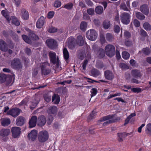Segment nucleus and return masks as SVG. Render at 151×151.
I'll return each instance as SVG.
<instances>
[{"label":"nucleus","instance_id":"f257e3e1","mask_svg":"<svg viewBox=\"0 0 151 151\" xmlns=\"http://www.w3.org/2000/svg\"><path fill=\"white\" fill-rule=\"evenodd\" d=\"M50 64L47 62L41 63L40 66L41 70V73L42 75L47 76L51 72L50 68Z\"/></svg>","mask_w":151,"mask_h":151},{"label":"nucleus","instance_id":"f03ea898","mask_svg":"<svg viewBox=\"0 0 151 151\" xmlns=\"http://www.w3.org/2000/svg\"><path fill=\"white\" fill-rule=\"evenodd\" d=\"M11 66L13 69L17 70H19L22 68V64L18 58H14L12 61Z\"/></svg>","mask_w":151,"mask_h":151},{"label":"nucleus","instance_id":"7ed1b4c3","mask_svg":"<svg viewBox=\"0 0 151 151\" xmlns=\"http://www.w3.org/2000/svg\"><path fill=\"white\" fill-rule=\"evenodd\" d=\"M106 53L107 55L110 57H112L115 54V47L113 45L108 44L105 47Z\"/></svg>","mask_w":151,"mask_h":151},{"label":"nucleus","instance_id":"20e7f679","mask_svg":"<svg viewBox=\"0 0 151 151\" xmlns=\"http://www.w3.org/2000/svg\"><path fill=\"white\" fill-rule=\"evenodd\" d=\"M49 137V134L47 131L45 130L41 131L38 134L39 141L41 143L44 142L48 139Z\"/></svg>","mask_w":151,"mask_h":151},{"label":"nucleus","instance_id":"39448f33","mask_svg":"<svg viewBox=\"0 0 151 151\" xmlns=\"http://www.w3.org/2000/svg\"><path fill=\"white\" fill-rule=\"evenodd\" d=\"M131 16L130 14L127 12H124L120 15V19L121 22L124 24L127 25L130 22Z\"/></svg>","mask_w":151,"mask_h":151},{"label":"nucleus","instance_id":"423d86ee","mask_svg":"<svg viewBox=\"0 0 151 151\" xmlns=\"http://www.w3.org/2000/svg\"><path fill=\"white\" fill-rule=\"evenodd\" d=\"M98 34L96 31L93 29H91L86 32V36L89 40L93 41L96 39Z\"/></svg>","mask_w":151,"mask_h":151},{"label":"nucleus","instance_id":"0eeeda50","mask_svg":"<svg viewBox=\"0 0 151 151\" xmlns=\"http://www.w3.org/2000/svg\"><path fill=\"white\" fill-rule=\"evenodd\" d=\"M49 56L51 63L54 65L56 64V67H58L59 59L58 58L56 59V53L54 52L50 51L49 52Z\"/></svg>","mask_w":151,"mask_h":151},{"label":"nucleus","instance_id":"6e6552de","mask_svg":"<svg viewBox=\"0 0 151 151\" xmlns=\"http://www.w3.org/2000/svg\"><path fill=\"white\" fill-rule=\"evenodd\" d=\"M12 135L13 137L16 138H19L21 134V129L19 127H14L11 129Z\"/></svg>","mask_w":151,"mask_h":151},{"label":"nucleus","instance_id":"1a4fd4ad","mask_svg":"<svg viewBox=\"0 0 151 151\" xmlns=\"http://www.w3.org/2000/svg\"><path fill=\"white\" fill-rule=\"evenodd\" d=\"M47 46L51 49H54L57 46V42L54 39H49L46 41Z\"/></svg>","mask_w":151,"mask_h":151},{"label":"nucleus","instance_id":"9d476101","mask_svg":"<svg viewBox=\"0 0 151 151\" xmlns=\"http://www.w3.org/2000/svg\"><path fill=\"white\" fill-rule=\"evenodd\" d=\"M20 111V110L19 108H12L7 112V114L16 117L19 115Z\"/></svg>","mask_w":151,"mask_h":151},{"label":"nucleus","instance_id":"9b49d317","mask_svg":"<svg viewBox=\"0 0 151 151\" xmlns=\"http://www.w3.org/2000/svg\"><path fill=\"white\" fill-rule=\"evenodd\" d=\"M68 46L70 49H72L75 46L76 40L73 37H70L68 39Z\"/></svg>","mask_w":151,"mask_h":151},{"label":"nucleus","instance_id":"f8f14e48","mask_svg":"<svg viewBox=\"0 0 151 151\" xmlns=\"http://www.w3.org/2000/svg\"><path fill=\"white\" fill-rule=\"evenodd\" d=\"M46 118L44 115H41L38 116L37 118V125L42 127L46 123Z\"/></svg>","mask_w":151,"mask_h":151},{"label":"nucleus","instance_id":"ddd939ff","mask_svg":"<svg viewBox=\"0 0 151 151\" xmlns=\"http://www.w3.org/2000/svg\"><path fill=\"white\" fill-rule=\"evenodd\" d=\"M37 123V117L36 116H32L29 120V124L30 128L35 127Z\"/></svg>","mask_w":151,"mask_h":151},{"label":"nucleus","instance_id":"4468645a","mask_svg":"<svg viewBox=\"0 0 151 151\" xmlns=\"http://www.w3.org/2000/svg\"><path fill=\"white\" fill-rule=\"evenodd\" d=\"M57 111V107L55 106H52L48 108L46 110V112L49 115H55L56 114Z\"/></svg>","mask_w":151,"mask_h":151},{"label":"nucleus","instance_id":"2eb2a0df","mask_svg":"<svg viewBox=\"0 0 151 151\" xmlns=\"http://www.w3.org/2000/svg\"><path fill=\"white\" fill-rule=\"evenodd\" d=\"M131 74L132 76L135 78H140L142 75L140 70L134 69L131 70Z\"/></svg>","mask_w":151,"mask_h":151},{"label":"nucleus","instance_id":"dca6fc26","mask_svg":"<svg viewBox=\"0 0 151 151\" xmlns=\"http://www.w3.org/2000/svg\"><path fill=\"white\" fill-rule=\"evenodd\" d=\"M45 22V18L43 16H41L38 19L36 22V27L38 28H41L43 26Z\"/></svg>","mask_w":151,"mask_h":151},{"label":"nucleus","instance_id":"f3484780","mask_svg":"<svg viewBox=\"0 0 151 151\" xmlns=\"http://www.w3.org/2000/svg\"><path fill=\"white\" fill-rule=\"evenodd\" d=\"M105 78L108 80H111L114 78L113 73L111 71L106 70L104 72Z\"/></svg>","mask_w":151,"mask_h":151},{"label":"nucleus","instance_id":"a211bd4d","mask_svg":"<svg viewBox=\"0 0 151 151\" xmlns=\"http://www.w3.org/2000/svg\"><path fill=\"white\" fill-rule=\"evenodd\" d=\"M37 136V132L36 130H35L31 131L27 135L28 138L32 141H34L36 139Z\"/></svg>","mask_w":151,"mask_h":151},{"label":"nucleus","instance_id":"6ab92c4d","mask_svg":"<svg viewBox=\"0 0 151 151\" xmlns=\"http://www.w3.org/2000/svg\"><path fill=\"white\" fill-rule=\"evenodd\" d=\"M0 49L2 51L6 52L8 50V46L3 40H0Z\"/></svg>","mask_w":151,"mask_h":151},{"label":"nucleus","instance_id":"aec40b11","mask_svg":"<svg viewBox=\"0 0 151 151\" xmlns=\"http://www.w3.org/2000/svg\"><path fill=\"white\" fill-rule=\"evenodd\" d=\"M11 123V120L9 118H3L1 119V124L2 126L7 127Z\"/></svg>","mask_w":151,"mask_h":151},{"label":"nucleus","instance_id":"412c9836","mask_svg":"<svg viewBox=\"0 0 151 151\" xmlns=\"http://www.w3.org/2000/svg\"><path fill=\"white\" fill-rule=\"evenodd\" d=\"M10 133V130L9 129H2L0 130V136L3 137L8 136Z\"/></svg>","mask_w":151,"mask_h":151},{"label":"nucleus","instance_id":"4be33fe9","mask_svg":"<svg viewBox=\"0 0 151 151\" xmlns=\"http://www.w3.org/2000/svg\"><path fill=\"white\" fill-rule=\"evenodd\" d=\"M95 52L96 54L100 58H103L105 55V51L102 48H99Z\"/></svg>","mask_w":151,"mask_h":151},{"label":"nucleus","instance_id":"5701e85b","mask_svg":"<svg viewBox=\"0 0 151 151\" xmlns=\"http://www.w3.org/2000/svg\"><path fill=\"white\" fill-rule=\"evenodd\" d=\"M16 124L18 126H21L25 123V119L22 116H19L16 120Z\"/></svg>","mask_w":151,"mask_h":151},{"label":"nucleus","instance_id":"b1692460","mask_svg":"<svg viewBox=\"0 0 151 151\" xmlns=\"http://www.w3.org/2000/svg\"><path fill=\"white\" fill-rule=\"evenodd\" d=\"M21 13L22 18L24 20H27L29 18V14L25 9H22Z\"/></svg>","mask_w":151,"mask_h":151},{"label":"nucleus","instance_id":"393cba45","mask_svg":"<svg viewBox=\"0 0 151 151\" xmlns=\"http://www.w3.org/2000/svg\"><path fill=\"white\" fill-rule=\"evenodd\" d=\"M140 10L145 15L148 14L149 12V9L147 5L144 4L140 7Z\"/></svg>","mask_w":151,"mask_h":151},{"label":"nucleus","instance_id":"a878e982","mask_svg":"<svg viewBox=\"0 0 151 151\" xmlns=\"http://www.w3.org/2000/svg\"><path fill=\"white\" fill-rule=\"evenodd\" d=\"M60 97L58 94H54L52 97V102L55 104H58L60 102Z\"/></svg>","mask_w":151,"mask_h":151},{"label":"nucleus","instance_id":"bb28decb","mask_svg":"<svg viewBox=\"0 0 151 151\" xmlns=\"http://www.w3.org/2000/svg\"><path fill=\"white\" fill-rule=\"evenodd\" d=\"M14 79L15 75L14 74H13L12 75H7L6 81V84L9 85L12 82L13 80V82H14Z\"/></svg>","mask_w":151,"mask_h":151},{"label":"nucleus","instance_id":"cd10ccee","mask_svg":"<svg viewBox=\"0 0 151 151\" xmlns=\"http://www.w3.org/2000/svg\"><path fill=\"white\" fill-rule=\"evenodd\" d=\"M84 38L82 37V36L79 35L77 37V42L78 45L80 46H83L84 44L85 41Z\"/></svg>","mask_w":151,"mask_h":151},{"label":"nucleus","instance_id":"c85d7f7f","mask_svg":"<svg viewBox=\"0 0 151 151\" xmlns=\"http://www.w3.org/2000/svg\"><path fill=\"white\" fill-rule=\"evenodd\" d=\"M63 57L65 60L67 62V60L69 58V53L66 48H64L63 50Z\"/></svg>","mask_w":151,"mask_h":151},{"label":"nucleus","instance_id":"c756f323","mask_svg":"<svg viewBox=\"0 0 151 151\" xmlns=\"http://www.w3.org/2000/svg\"><path fill=\"white\" fill-rule=\"evenodd\" d=\"M91 75L95 77H97L99 76L100 74V71L95 68L92 69L91 71Z\"/></svg>","mask_w":151,"mask_h":151},{"label":"nucleus","instance_id":"7c9ffc66","mask_svg":"<svg viewBox=\"0 0 151 151\" xmlns=\"http://www.w3.org/2000/svg\"><path fill=\"white\" fill-rule=\"evenodd\" d=\"M114 114H111L104 116L100 119L99 121L102 122L108 120H110V119H111L114 117Z\"/></svg>","mask_w":151,"mask_h":151},{"label":"nucleus","instance_id":"2f4dec72","mask_svg":"<svg viewBox=\"0 0 151 151\" xmlns=\"http://www.w3.org/2000/svg\"><path fill=\"white\" fill-rule=\"evenodd\" d=\"M118 140L119 142H122L123 141V138L127 136L125 133H117Z\"/></svg>","mask_w":151,"mask_h":151},{"label":"nucleus","instance_id":"473e14b6","mask_svg":"<svg viewBox=\"0 0 151 151\" xmlns=\"http://www.w3.org/2000/svg\"><path fill=\"white\" fill-rule=\"evenodd\" d=\"M106 37L107 40L109 42H112L114 39V35L110 33L106 34Z\"/></svg>","mask_w":151,"mask_h":151},{"label":"nucleus","instance_id":"72a5a7b5","mask_svg":"<svg viewBox=\"0 0 151 151\" xmlns=\"http://www.w3.org/2000/svg\"><path fill=\"white\" fill-rule=\"evenodd\" d=\"M96 111H95L94 110H93L92 112L89 115L87 118V121L88 122H90L91 119L95 118V116L96 115Z\"/></svg>","mask_w":151,"mask_h":151},{"label":"nucleus","instance_id":"f704fd0d","mask_svg":"<svg viewBox=\"0 0 151 151\" xmlns=\"http://www.w3.org/2000/svg\"><path fill=\"white\" fill-rule=\"evenodd\" d=\"M22 37L23 40L27 43L29 44H31L32 43L31 40L27 35H22Z\"/></svg>","mask_w":151,"mask_h":151},{"label":"nucleus","instance_id":"c9c22d12","mask_svg":"<svg viewBox=\"0 0 151 151\" xmlns=\"http://www.w3.org/2000/svg\"><path fill=\"white\" fill-rule=\"evenodd\" d=\"M95 11L96 13L98 14H101L103 12V8L101 6H98L96 8Z\"/></svg>","mask_w":151,"mask_h":151},{"label":"nucleus","instance_id":"e433bc0d","mask_svg":"<svg viewBox=\"0 0 151 151\" xmlns=\"http://www.w3.org/2000/svg\"><path fill=\"white\" fill-rule=\"evenodd\" d=\"M87 25V24L86 22H82L80 25V29L82 31H85L86 30Z\"/></svg>","mask_w":151,"mask_h":151},{"label":"nucleus","instance_id":"4c0bfd02","mask_svg":"<svg viewBox=\"0 0 151 151\" xmlns=\"http://www.w3.org/2000/svg\"><path fill=\"white\" fill-rule=\"evenodd\" d=\"M12 24L16 26H19L20 25V22L18 19L15 17L13 16L12 19Z\"/></svg>","mask_w":151,"mask_h":151},{"label":"nucleus","instance_id":"58836bf2","mask_svg":"<svg viewBox=\"0 0 151 151\" xmlns=\"http://www.w3.org/2000/svg\"><path fill=\"white\" fill-rule=\"evenodd\" d=\"M1 13L2 15L4 16L7 20L8 22L9 23L11 19L9 18V16L6 11L5 10H3L1 12Z\"/></svg>","mask_w":151,"mask_h":151},{"label":"nucleus","instance_id":"ea45409f","mask_svg":"<svg viewBox=\"0 0 151 151\" xmlns=\"http://www.w3.org/2000/svg\"><path fill=\"white\" fill-rule=\"evenodd\" d=\"M85 78L88 79V80H90V81H88L87 82L89 83H93L94 82L99 83L100 82L103 83H108V82L107 81H105L103 80H100L99 81H96L95 80H93L90 78H87L86 77H85Z\"/></svg>","mask_w":151,"mask_h":151},{"label":"nucleus","instance_id":"a19ab883","mask_svg":"<svg viewBox=\"0 0 151 151\" xmlns=\"http://www.w3.org/2000/svg\"><path fill=\"white\" fill-rule=\"evenodd\" d=\"M142 52L145 55H149L150 53V50L148 47L143 48L142 50Z\"/></svg>","mask_w":151,"mask_h":151},{"label":"nucleus","instance_id":"79ce46f5","mask_svg":"<svg viewBox=\"0 0 151 151\" xmlns=\"http://www.w3.org/2000/svg\"><path fill=\"white\" fill-rule=\"evenodd\" d=\"M136 17L140 20H143L145 18V16L142 13L140 12H137L136 14Z\"/></svg>","mask_w":151,"mask_h":151},{"label":"nucleus","instance_id":"37998d69","mask_svg":"<svg viewBox=\"0 0 151 151\" xmlns=\"http://www.w3.org/2000/svg\"><path fill=\"white\" fill-rule=\"evenodd\" d=\"M145 132L147 134L151 136V123L147 125Z\"/></svg>","mask_w":151,"mask_h":151},{"label":"nucleus","instance_id":"c03bdc74","mask_svg":"<svg viewBox=\"0 0 151 151\" xmlns=\"http://www.w3.org/2000/svg\"><path fill=\"white\" fill-rule=\"evenodd\" d=\"M7 75H6L4 73L0 74V79L1 82L2 83H4L6 82V79L7 78Z\"/></svg>","mask_w":151,"mask_h":151},{"label":"nucleus","instance_id":"a18cd8bd","mask_svg":"<svg viewBox=\"0 0 151 151\" xmlns=\"http://www.w3.org/2000/svg\"><path fill=\"white\" fill-rule=\"evenodd\" d=\"M122 56L124 59L127 60L129 58L130 55L127 52L124 51L122 53Z\"/></svg>","mask_w":151,"mask_h":151},{"label":"nucleus","instance_id":"49530a36","mask_svg":"<svg viewBox=\"0 0 151 151\" xmlns=\"http://www.w3.org/2000/svg\"><path fill=\"white\" fill-rule=\"evenodd\" d=\"M29 36L30 38L33 40H37L39 39L38 36L32 32L30 33Z\"/></svg>","mask_w":151,"mask_h":151},{"label":"nucleus","instance_id":"de8ad7c7","mask_svg":"<svg viewBox=\"0 0 151 151\" xmlns=\"http://www.w3.org/2000/svg\"><path fill=\"white\" fill-rule=\"evenodd\" d=\"M144 29L146 30H150L151 29V26L150 24L148 22H145L143 25Z\"/></svg>","mask_w":151,"mask_h":151},{"label":"nucleus","instance_id":"09e8293b","mask_svg":"<svg viewBox=\"0 0 151 151\" xmlns=\"http://www.w3.org/2000/svg\"><path fill=\"white\" fill-rule=\"evenodd\" d=\"M61 5V3L60 1L59 0H56L54 2L53 6L55 8L60 7Z\"/></svg>","mask_w":151,"mask_h":151},{"label":"nucleus","instance_id":"8fccbe9b","mask_svg":"<svg viewBox=\"0 0 151 151\" xmlns=\"http://www.w3.org/2000/svg\"><path fill=\"white\" fill-rule=\"evenodd\" d=\"M119 66L122 70L128 69L129 68V67L124 63H120L119 64Z\"/></svg>","mask_w":151,"mask_h":151},{"label":"nucleus","instance_id":"3c124183","mask_svg":"<svg viewBox=\"0 0 151 151\" xmlns=\"http://www.w3.org/2000/svg\"><path fill=\"white\" fill-rule=\"evenodd\" d=\"M131 91L134 93H138L142 91V89L139 88H133L131 89Z\"/></svg>","mask_w":151,"mask_h":151},{"label":"nucleus","instance_id":"603ef678","mask_svg":"<svg viewBox=\"0 0 151 151\" xmlns=\"http://www.w3.org/2000/svg\"><path fill=\"white\" fill-rule=\"evenodd\" d=\"M73 6V4L72 3H69L64 5V8L68 10L71 9Z\"/></svg>","mask_w":151,"mask_h":151},{"label":"nucleus","instance_id":"864d4df0","mask_svg":"<svg viewBox=\"0 0 151 151\" xmlns=\"http://www.w3.org/2000/svg\"><path fill=\"white\" fill-rule=\"evenodd\" d=\"M110 26L109 21H104L103 23V26L104 28L108 29Z\"/></svg>","mask_w":151,"mask_h":151},{"label":"nucleus","instance_id":"5fc2aeb1","mask_svg":"<svg viewBox=\"0 0 151 151\" xmlns=\"http://www.w3.org/2000/svg\"><path fill=\"white\" fill-rule=\"evenodd\" d=\"M97 91L96 88H92L91 89V97H92L93 96H95L97 94Z\"/></svg>","mask_w":151,"mask_h":151},{"label":"nucleus","instance_id":"6e6d98bb","mask_svg":"<svg viewBox=\"0 0 151 151\" xmlns=\"http://www.w3.org/2000/svg\"><path fill=\"white\" fill-rule=\"evenodd\" d=\"M53 120V117L52 115H49L48 116L47 119V124L48 125H50L52 123Z\"/></svg>","mask_w":151,"mask_h":151},{"label":"nucleus","instance_id":"4d7b16f0","mask_svg":"<svg viewBox=\"0 0 151 151\" xmlns=\"http://www.w3.org/2000/svg\"><path fill=\"white\" fill-rule=\"evenodd\" d=\"M121 8L124 11H127L129 10L128 8L125 3H122L121 4Z\"/></svg>","mask_w":151,"mask_h":151},{"label":"nucleus","instance_id":"13d9d810","mask_svg":"<svg viewBox=\"0 0 151 151\" xmlns=\"http://www.w3.org/2000/svg\"><path fill=\"white\" fill-rule=\"evenodd\" d=\"M100 41L101 43L103 45L104 43L106 42L104 35L102 34H101L100 36Z\"/></svg>","mask_w":151,"mask_h":151},{"label":"nucleus","instance_id":"bf43d9fd","mask_svg":"<svg viewBox=\"0 0 151 151\" xmlns=\"http://www.w3.org/2000/svg\"><path fill=\"white\" fill-rule=\"evenodd\" d=\"M87 12L90 15H93L94 13V9L92 8H89L87 9Z\"/></svg>","mask_w":151,"mask_h":151},{"label":"nucleus","instance_id":"052dcab7","mask_svg":"<svg viewBox=\"0 0 151 151\" xmlns=\"http://www.w3.org/2000/svg\"><path fill=\"white\" fill-rule=\"evenodd\" d=\"M120 30V27L118 25H115L114 28V30L115 32L118 33Z\"/></svg>","mask_w":151,"mask_h":151},{"label":"nucleus","instance_id":"680f3d73","mask_svg":"<svg viewBox=\"0 0 151 151\" xmlns=\"http://www.w3.org/2000/svg\"><path fill=\"white\" fill-rule=\"evenodd\" d=\"M124 35L125 37L127 39L130 38L131 37V34L130 32L127 31L124 32Z\"/></svg>","mask_w":151,"mask_h":151},{"label":"nucleus","instance_id":"e2e57ef3","mask_svg":"<svg viewBox=\"0 0 151 151\" xmlns=\"http://www.w3.org/2000/svg\"><path fill=\"white\" fill-rule=\"evenodd\" d=\"M134 25L136 27H139L140 26V23L139 21L137 19H135L133 22Z\"/></svg>","mask_w":151,"mask_h":151},{"label":"nucleus","instance_id":"0e129e2a","mask_svg":"<svg viewBox=\"0 0 151 151\" xmlns=\"http://www.w3.org/2000/svg\"><path fill=\"white\" fill-rule=\"evenodd\" d=\"M57 31V28L54 27H51L49 29L48 31L50 33H54L56 32Z\"/></svg>","mask_w":151,"mask_h":151},{"label":"nucleus","instance_id":"69168bd1","mask_svg":"<svg viewBox=\"0 0 151 151\" xmlns=\"http://www.w3.org/2000/svg\"><path fill=\"white\" fill-rule=\"evenodd\" d=\"M55 13L53 11H50L47 14V17L49 19H51L52 18L54 15Z\"/></svg>","mask_w":151,"mask_h":151},{"label":"nucleus","instance_id":"338daca9","mask_svg":"<svg viewBox=\"0 0 151 151\" xmlns=\"http://www.w3.org/2000/svg\"><path fill=\"white\" fill-rule=\"evenodd\" d=\"M121 119V118L120 117H115L114 118L111 119H110L111 121V123H114L115 122H117L119 121Z\"/></svg>","mask_w":151,"mask_h":151},{"label":"nucleus","instance_id":"774afa93","mask_svg":"<svg viewBox=\"0 0 151 151\" xmlns=\"http://www.w3.org/2000/svg\"><path fill=\"white\" fill-rule=\"evenodd\" d=\"M24 51L25 53L28 55H30L31 54V50L30 48L28 47H26L25 48Z\"/></svg>","mask_w":151,"mask_h":151}]
</instances>
